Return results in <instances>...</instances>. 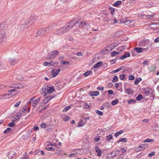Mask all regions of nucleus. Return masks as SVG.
<instances>
[{
	"label": "nucleus",
	"instance_id": "42",
	"mask_svg": "<svg viewBox=\"0 0 159 159\" xmlns=\"http://www.w3.org/2000/svg\"><path fill=\"white\" fill-rule=\"evenodd\" d=\"M45 149L48 151H54L55 149V148L53 147H46Z\"/></svg>",
	"mask_w": 159,
	"mask_h": 159
},
{
	"label": "nucleus",
	"instance_id": "41",
	"mask_svg": "<svg viewBox=\"0 0 159 159\" xmlns=\"http://www.w3.org/2000/svg\"><path fill=\"white\" fill-rule=\"evenodd\" d=\"M71 108L70 106H66L65 108H64L63 110V112H66L70 109Z\"/></svg>",
	"mask_w": 159,
	"mask_h": 159
},
{
	"label": "nucleus",
	"instance_id": "16",
	"mask_svg": "<svg viewBox=\"0 0 159 159\" xmlns=\"http://www.w3.org/2000/svg\"><path fill=\"white\" fill-rule=\"evenodd\" d=\"M86 120H84V118L81 119L78 123V126L82 127L86 124Z\"/></svg>",
	"mask_w": 159,
	"mask_h": 159
},
{
	"label": "nucleus",
	"instance_id": "7",
	"mask_svg": "<svg viewBox=\"0 0 159 159\" xmlns=\"http://www.w3.org/2000/svg\"><path fill=\"white\" fill-rule=\"evenodd\" d=\"M148 146L147 144H143L140 145L135 149L136 152L140 151L146 149Z\"/></svg>",
	"mask_w": 159,
	"mask_h": 159
},
{
	"label": "nucleus",
	"instance_id": "50",
	"mask_svg": "<svg viewBox=\"0 0 159 159\" xmlns=\"http://www.w3.org/2000/svg\"><path fill=\"white\" fill-rule=\"evenodd\" d=\"M61 63L64 65H68L69 63V62L67 61H61Z\"/></svg>",
	"mask_w": 159,
	"mask_h": 159
},
{
	"label": "nucleus",
	"instance_id": "39",
	"mask_svg": "<svg viewBox=\"0 0 159 159\" xmlns=\"http://www.w3.org/2000/svg\"><path fill=\"white\" fill-rule=\"evenodd\" d=\"M136 102V101L134 99H131L128 101V104H131L132 103H135Z\"/></svg>",
	"mask_w": 159,
	"mask_h": 159
},
{
	"label": "nucleus",
	"instance_id": "56",
	"mask_svg": "<svg viewBox=\"0 0 159 159\" xmlns=\"http://www.w3.org/2000/svg\"><path fill=\"white\" fill-rule=\"evenodd\" d=\"M155 154V152H152L151 153H149L148 156L149 157H151L153 155H154Z\"/></svg>",
	"mask_w": 159,
	"mask_h": 159
},
{
	"label": "nucleus",
	"instance_id": "47",
	"mask_svg": "<svg viewBox=\"0 0 159 159\" xmlns=\"http://www.w3.org/2000/svg\"><path fill=\"white\" fill-rule=\"evenodd\" d=\"M112 138V136L111 134H109L107 136L106 140L107 141H108L109 140L111 139Z\"/></svg>",
	"mask_w": 159,
	"mask_h": 159
},
{
	"label": "nucleus",
	"instance_id": "54",
	"mask_svg": "<svg viewBox=\"0 0 159 159\" xmlns=\"http://www.w3.org/2000/svg\"><path fill=\"white\" fill-rule=\"evenodd\" d=\"M69 157H77V154L76 153H71L70 155H69Z\"/></svg>",
	"mask_w": 159,
	"mask_h": 159
},
{
	"label": "nucleus",
	"instance_id": "43",
	"mask_svg": "<svg viewBox=\"0 0 159 159\" xmlns=\"http://www.w3.org/2000/svg\"><path fill=\"white\" fill-rule=\"evenodd\" d=\"M109 9L110 10L112 15H113L115 12V9L111 7H109Z\"/></svg>",
	"mask_w": 159,
	"mask_h": 159
},
{
	"label": "nucleus",
	"instance_id": "26",
	"mask_svg": "<svg viewBox=\"0 0 159 159\" xmlns=\"http://www.w3.org/2000/svg\"><path fill=\"white\" fill-rule=\"evenodd\" d=\"M55 64V63H52L51 62H45L43 63V65L44 66H53Z\"/></svg>",
	"mask_w": 159,
	"mask_h": 159
},
{
	"label": "nucleus",
	"instance_id": "2",
	"mask_svg": "<svg viewBox=\"0 0 159 159\" xmlns=\"http://www.w3.org/2000/svg\"><path fill=\"white\" fill-rule=\"evenodd\" d=\"M76 25V21L74 20H73L70 21V22L68 23L64 27L66 30V31L70 30L73 26Z\"/></svg>",
	"mask_w": 159,
	"mask_h": 159
},
{
	"label": "nucleus",
	"instance_id": "25",
	"mask_svg": "<svg viewBox=\"0 0 159 159\" xmlns=\"http://www.w3.org/2000/svg\"><path fill=\"white\" fill-rule=\"evenodd\" d=\"M43 29H40L37 32V35L38 36H42L44 35L43 32Z\"/></svg>",
	"mask_w": 159,
	"mask_h": 159
},
{
	"label": "nucleus",
	"instance_id": "13",
	"mask_svg": "<svg viewBox=\"0 0 159 159\" xmlns=\"http://www.w3.org/2000/svg\"><path fill=\"white\" fill-rule=\"evenodd\" d=\"M23 86L20 84H14L10 85L9 87L10 88H14L16 89V90L17 89H20L22 88Z\"/></svg>",
	"mask_w": 159,
	"mask_h": 159
},
{
	"label": "nucleus",
	"instance_id": "14",
	"mask_svg": "<svg viewBox=\"0 0 159 159\" xmlns=\"http://www.w3.org/2000/svg\"><path fill=\"white\" fill-rule=\"evenodd\" d=\"M47 93L46 92H45L44 94V97L45 98V99H46L47 101H48V102L52 98H54L55 96V94H52L50 96L48 95L47 96Z\"/></svg>",
	"mask_w": 159,
	"mask_h": 159
},
{
	"label": "nucleus",
	"instance_id": "28",
	"mask_svg": "<svg viewBox=\"0 0 159 159\" xmlns=\"http://www.w3.org/2000/svg\"><path fill=\"white\" fill-rule=\"evenodd\" d=\"M10 95L9 93H4L0 95V99H3L6 98L5 97L7 95L9 96Z\"/></svg>",
	"mask_w": 159,
	"mask_h": 159
},
{
	"label": "nucleus",
	"instance_id": "34",
	"mask_svg": "<svg viewBox=\"0 0 159 159\" xmlns=\"http://www.w3.org/2000/svg\"><path fill=\"white\" fill-rule=\"evenodd\" d=\"M119 100L116 99L111 102V103L112 105H115L118 103Z\"/></svg>",
	"mask_w": 159,
	"mask_h": 159
},
{
	"label": "nucleus",
	"instance_id": "51",
	"mask_svg": "<svg viewBox=\"0 0 159 159\" xmlns=\"http://www.w3.org/2000/svg\"><path fill=\"white\" fill-rule=\"evenodd\" d=\"M70 117L69 116H66L65 117V118L63 119V120L64 121H66L69 120H70Z\"/></svg>",
	"mask_w": 159,
	"mask_h": 159
},
{
	"label": "nucleus",
	"instance_id": "32",
	"mask_svg": "<svg viewBox=\"0 0 159 159\" xmlns=\"http://www.w3.org/2000/svg\"><path fill=\"white\" fill-rule=\"evenodd\" d=\"M127 141V139L126 138H123L122 139H120L118 140L117 141V142L119 143L120 142H126Z\"/></svg>",
	"mask_w": 159,
	"mask_h": 159
},
{
	"label": "nucleus",
	"instance_id": "8",
	"mask_svg": "<svg viewBox=\"0 0 159 159\" xmlns=\"http://www.w3.org/2000/svg\"><path fill=\"white\" fill-rule=\"evenodd\" d=\"M76 24H78V25L81 27H84L86 25H89V24L86 23L85 21L83 20L81 21L80 19H79L78 20L76 21Z\"/></svg>",
	"mask_w": 159,
	"mask_h": 159
},
{
	"label": "nucleus",
	"instance_id": "61",
	"mask_svg": "<svg viewBox=\"0 0 159 159\" xmlns=\"http://www.w3.org/2000/svg\"><path fill=\"white\" fill-rule=\"evenodd\" d=\"M47 126L46 124L45 123H43L41 125V127L42 128H45Z\"/></svg>",
	"mask_w": 159,
	"mask_h": 159
},
{
	"label": "nucleus",
	"instance_id": "21",
	"mask_svg": "<svg viewBox=\"0 0 159 159\" xmlns=\"http://www.w3.org/2000/svg\"><path fill=\"white\" fill-rule=\"evenodd\" d=\"M134 50L135 51L139 53H140L143 52L144 49L142 48L137 47L135 48H134Z\"/></svg>",
	"mask_w": 159,
	"mask_h": 159
},
{
	"label": "nucleus",
	"instance_id": "17",
	"mask_svg": "<svg viewBox=\"0 0 159 159\" xmlns=\"http://www.w3.org/2000/svg\"><path fill=\"white\" fill-rule=\"evenodd\" d=\"M95 152L98 153L97 156L98 157H100L102 155V152L98 146H96L95 148Z\"/></svg>",
	"mask_w": 159,
	"mask_h": 159
},
{
	"label": "nucleus",
	"instance_id": "46",
	"mask_svg": "<svg viewBox=\"0 0 159 159\" xmlns=\"http://www.w3.org/2000/svg\"><path fill=\"white\" fill-rule=\"evenodd\" d=\"M118 45L117 43H113L111 44V46L112 49H114Z\"/></svg>",
	"mask_w": 159,
	"mask_h": 159
},
{
	"label": "nucleus",
	"instance_id": "52",
	"mask_svg": "<svg viewBox=\"0 0 159 159\" xmlns=\"http://www.w3.org/2000/svg\"><path fill=\"white\" fill-rule=\"evenodd\" d=\"M135 79L134 76L132 75L129 76L128 80H133Z\"/></svg>",
	"mask_w": 159,
	"mask_h": 159
},
{
	"label": "nucleus",
	"instance_id": "53",
	"mask_svg": "<svg viewBox=\"0 0 159 159\" xmlns=\"http://www.w3.org/2000/svg\"><path fill=\"white\" fill-rule=\"evenodd\" d=\"M118 80V77L117 76H114L113 79L112 80V82L113 83H115Z\"/></svg>",
	"mask_w": 159,
	"mask_h": 159
},
{
	"label": "nucleus",
	"instance_id": "9",
	"mask_svg": "<svg viewBox=\"0 0 159 159\" xmlns=\"http://www.w3.org/2000/svg\"><path fill=\"white\" fill-rule=\"evenodd\" d=\"M60 71V69L59 68H58L57 70L55 69H52L51 71V73L52 75V77H55L59 74Z\"/></svg>",
	"mask_w": 159,
	"mask_h": 159
},
{
	"label": "nucleus",
	"instance_id": "64",
	"mask_svg": "<svg viewBox=\"0 0 159 159\" xmlns=\"http://www.w3.org/2000/svg\"><path fill=\"white\" fill-rule=\"evenodd\" d=\"M154 42L156 43H157L159 42V37H157L155 40Z\"/></svg>",
	"mask_w": 159,
	"mask_h": 159
},
{
	"label": "nucleus",
	"instance_id": "44",
	"mask_svg": "<svg viewBox=\"0 0 159 159\" xmlns=\"http://www.w3.org/2000/svg\"><path fill=\"white\" fill-rule=\"evenodd\" d=\"M125 74H122L120 75V79L121 80H123L125 78Z\"/></svg>",
	"mask_w": 159,
	"mask_h": 159
},
{
	"label": "nucleus",
	"instance_id": "29",
	"mask_svg": "<svg viewBox=\"0 0 159 159\" xmlns=\"http://www.w3.org/2000/svg\"><path fill=\"white\" fill-rule=\"evenodd\" d=\"M125 92L128 94H131L133 93V91L130 89H127L125 90Z\"/></svg>",
	"mask_w": 159,
	"mask_h": 159
},
{
	"label": "nucleus",
	"instance_id": "6",
	"mask_svg": "<svg viewBox=\"0 0 159 159\" xmlns=\"http://www.w3.org/2000/svg\"><path fill=\"white\" fill-rule=\"evenodd\" d=\"M7 36L4 31H2L0 32V43H2L4 42L6 39Z\"/></svg>",
	"mask_w": 159,
	"mask_h": 159
},
{
	"label": "nucleus",
	"instance_id": "33",
	"mask_svg": "<svg viewBox=\"0 0 159 159\" xmlns=\"http://www.w3.org/2000/svg\"><path fill=\"white\" fill-rule=\"evenodd\" d=\"M111 56L113 57L119 54H120V53L119 52H116L115 51H113L111 53Z\"/></svg>",
	"mask_w": 159,
	"mask_h": 159
},
{
	"label": "nucleus",
	"instance_id": "31",
	"mask_svg": "<svg viewBox=\"0 0 159 159\" xmlns=\"http://www.w3.org/2000/svg\"><path fill=\"white\" fill-rule=\"evenodd\" d=\"M124 131L122 130H120V131L116 133L115 134V137H117L120 134L123 133Z\"/></svg>",
	"mask_w": 159,
	"mask_h": 159
},
{
	"label": "nucleus",
	"instance_id": "35",
	"mask_svg": "<svg viewBox=\"0 0 159 159\" xmlns=\"http://www.w3.org/2000/svg\"><path fill=\"white\" fill-rule=\"evenodd\" d=\"M12 130V129L8 127L5 130L3 133L4 134H7L8 133H9L10 131H11Z\"/></svg>",
	"mask_w": 159,
	"mask_h": 159
},
{
	"label": "nucleus",
	"instance_id": "30",
	"mask_svg": "<svg viewBox=\"0 0 159 159\" xmlns=\"http://www.w3.org/2000/svg\"><path fill=\"white\" fill-rule=\"evenodd\" d=\"M142 79L141 78H137L134 81V83L135 85H137L142 80Z\"/></svg>",
	"mask_w": 159,
	"mask_h": 159
},
{
	"label": "nucleus",
	"instance_id": "12",
	"mask_svg": "<svg viewBox=\"0 0 159 159\" xmlns=\"http://www.w3.org/2000/svg\"><path fill=\"white\" fill-rule=\"evenodd\" d=\"M66 32V31L65 30L64 27H63L57 30L56 32V33L58 35H60Z\"/></svg>",
	"mask_w": 159,
	"mask_h": 159
},
{
	"label": "nucleus",
	"instance_id": "27",
	"mask_svg": "<svg viewBox=\"0 0 159 159\" xmlns=\"http://www.w3.org/2000/svg\"><path fill=\"white\" fill-rule=\"evenodd\" d=\"M154 140L152 139H149V138H147L145 140H143V142L144 143L146 142L148 143H152L154 142Z\"/></svg>",
	"mask_w": 159,
	"mask_h": 159
},
{
	"label": "nucleus",
	"instance_id": "58",
	"mask_svg": "<svg viewBox=\"0 0 159 159\" xmlns=\"http://www.w3.org/2000/svg\"><path fill=\"white\" fill-rule=\"evenodd\" d=\"M100 136H98L97 137H96L94 139V141L95 142H98L100 139Z\"/></svg>",
	"mask_w": 159,
	"mask_h": 159
},
{
	"label": "nucleus",
	"instance_id": "22",
	"mask_svg": "<svg viewBox=\"0 0 159 159\" xmlns=\"http://www.w3.org/2000/svg\"><path fill=\"white\" fill-rule=\"evenodd\" d=\"M130 56V54L129 52H126L125 54L121 56L120 57V59L121 60H123L125 58L128 57H129Z\"/></svg>",
	"mask_w": 159,
	"mask_h": 159
},
{
	"label": "nucleus",
	"instance_id": "55",
	"mask_svg": "<svg viewBox=\"0 0 159 159\" xmlns=\"http://www.w3.org/2000/svg\"><path fill=\"white\" fill-rule=\"evenodd\" d=\"M27 108L26 107H24L22 108L21 111L22 112L24 113L27 111Z\"/></svg>",
	"mask_w": 159,
	"mask_h": 159
},
{
	"label": "nucleus",
	"instance_id": "24",
	"mask_svg": "<svg viewBox=\"0 0 159 159\" xmlns=\"http://www.w3.org/2000/svg\"><path fill=\"white\" fill-rule=\"evenodd\" d=\"M103 63L102 62L99 61L94 64L93 67L94 68H97L102 66Z\"/></svg>",
	"mask_w": 159,
	"mask_h": 159
},
{
	"label": "nucleus",
	"instance_id": "20",
	"mask_svg": "<svg viewBox=\"0 0 159 159\" xmlns=\"http://www.w3.org/2000/svg\"><path fill=\"white\" fill-rule=\"evenodd\" d=\"M13 89H12L9 90H8L7 91L8 92L10 93H9L10 95H9L10 96V97L14 96L15 95L17 94V93H15V94L13 93H12L13 92H15L16 91V89H15L14 88H13Z\"/></svg>",
	"mask_w": 159,
	"mask_h": 159
},
{
	"label": "nucleus",
	"instance_id": "40",
	"mask_svg": "<svg viewBox=\"0 0 159 159\" xmlns=\"http://www.w3.org/2000/svg\"><path fill=\"white\" fill-rule=\"evenodd\" d=\"M143 96L141 94H139L136 98V99L137 101H140L143 99Z\"/></svg>",
	"mask_w": 159,
	"mask_h": 159
},
{
	"label": "nucleus",
	"instance_id": "1",
	"mask_svg": "<svg viewBox=\"0 0 159 159\" xmlns=\"http://www.w3.org/2000/svg\"><path fill=\"white\" fill-rule=\"evenodd\" d=\"M35 20V18L30 17V18L25 20L23 24L20 25L21 27H23L25 26L24 27L27 28L29 27V25H32Z\"/></svg>",
	"mask_w": 159,
	"mask_h": 159
},
{
	"label": "nucleus",
	"instance_id": "59",
	"mask_svg": "<svg viewBox=\"0 0 159 159\" xmlns=\"http://www.w3.org/2000/svg\"><path fill=\"white\" fill-rule=\"evenodd\" d=\"M108 93L109 95L112 94L113 93V91L112 90H110L108 91Z\"/></svg>",
	"mask_w": 159,
	"mask_h": 159
},
{
	"label": "nucleus",
	"instance_id": "49",
	"mask_svg": "<svg viewBox=\"0 0 159 159\" xmlns=\"http://www.w3.org/2000/svg\"><path fill=\"white\" fill-rule=\"evenodd\" d=\"M96 113L98 114L100 116H102L103 115L102 112L98 110H96Z\"/></svg>",
	"mask_w": 159,
	"mask_h": 159
},
{
	"label": "nucleus",
	"instance_id": "10",
	"mask_svg": "<svg viewBox=\"0 0 159 159\" xmlns=\"http://www.w3.org/2000/svg\"><path fill=\"white\" fill-rule=\"evenodd\" d=\"M8 61L11 65H14L19 62V60L14 58H10L8 59Z\"/></svg>",
	"mask_w": 159,
	"mask_h": 159
},
{
	"label": "nucleus",
	"instance_id": "62",
	"mask_svg": "<svg viewBox=\"0 0 159 159\" xmlns=\"http://www.w3.org/2000/svg\"><path fill=\"white\" fill-rule=\"evenodd\" d=\"M20 102L19 101L17 102L16 104H15L14 105V106L16 107H17L19 106V105H20Z\"/></svg>",
	"mask_w": 159,
	"mask_h": 159
},
{
	"label": "nucleus",
	"instance_id": "5",
	"mask_svg": "<svg viewBox=\"0 0 159 159\" xmlns=\"http://www.w3.org/2000/svg\"><path fill=\"white\" fill-rule=\"evenodd\" d=\"M112 50L111 46V44L107 46L105 48H104L101 51V53L102 54H104L107 53L108 52H110Z\"/></svg>",
	"mask_w": 159,
	"mask_h": 159
},
{
	"label": "nucleus",
	"instance_id": "4",
	"mask_svg": "<svg viewBox=\"0 0 159 159\" xmlns=\"http://www.w3.org/2000/svg\"><path fill=\"white\" fill-rule=\"evenodd\" d=\"M59 52L56 50H54L52 51L49 52L47 58L52 59L55 57Z\"/></svg>",
	"mask_w": 159,
	"mask_h": 159
},
{
	"label": "nucleus",
	"instance_id": "23",
	"mask_svg": "<svg viewBox=\"0 0 159 159\" xmlns=\"http://www.w3.org/2000/svg\"><path fill=\"white\" fill-rule=\"evenodd\" d=\"M21 116V114L20 113L19 115H15L13 116V121H15L16 120H17L19 119Z\"/></svg>",
	"mask_w": 159,
	"mask_h": 159
},
{
	"label": "nucleus",
	"instance_id": "48",
	"mask_svg": "<svg viewBox=\"0 0 159 159\" xmlns=\"http://www.w3.org/2000/svg\"><path fill=\"white\" fill-rule=\"evenodd\" d=\"M91 72L92 71L91 70L88 71L84 73V75L85 76H87L89 75L91 73Z\"/></svg>",
	"mask_w": 159,
	"mask_h": 159
},
{
	"label": "nucleus",
	"instance_id": "63",
	"mask_svg": "<svg viewBox=\"0 0 159 159\" xmlns=\"http://www.w3.org/2000/svg\"><path fill=\"white\" fill-rule=\"evenodd\" d=\"M48 102V101L46 100L45 99H44L43 100V102L42 103V104H43V105H45Z\"/></svg>",
	"mask_w": 159,
	"mask_h": 159
},
{
	"label": "nucleus",
	"instance_id": "18",
	"mask_svg": "<svg viewBox=\"0 0 159 159\" xmlns=\"http://www.w3.org/2000/svg\"><path fill=\"white\" fill-rule=\"evenodd\" d=\"M89 94L91 96H97L99 95V92L96 91L95 92L93 91H91L89 92Z\"/></svg>",
	"mask_w": 159,
	"mask_h": 159
},
{
	"label": "nucleus",
	"instance_id": "57",
	"mask_svg": "<svg viewBox=\"0 0 159 159\" xmlns=\"http://www.w3.org/2000/svg\"><path fill=\"white\" fill-rule=\"evenodd\" d=\"M76 54L78 56H82L83 55V54L82 53V52H77L76 53Z\"/></svg>",
	"mask_w": 159,
	"mask_h": 159
},
{
	"label": "nucleus",
	"instance_id": "45",
	"mask_svg": "<svg viewBox=\"0 0 159 159\" xmlns=\"http://www.w3.org/2000/svg\"><path fill=\"white\" fill-rule=\"evenodd\" d=\"M151 90H145L144 92V94L146 95H148L151 93Z\"/></svg>",
	"mask_w": 159,
	"mask_h": 159
},
{
	"label": "nucleus",
	"instance_id": "38",
	"mask_svg": "<svg viewBox=\"0 0 159 159\" xmlns=\"http://www.w3.org/2000/svg\"><path fill=\"white\" fill-rule=\"evenodd\" d=\"M121 2V1H118L114 4L113 6L115 7H117L118 5H120Z\"/></svg>",
	"mask_w": 159,
	"mask_h": 159
},
{
	"label": "nucleus",
	"instance_id": "11",
	"mask_svg": "<svg viewBox=\"0 0 159 159\" xmlns=\"http://www.w3.org/2000/svg\"><path fill=\"white\" fill-rule=\"evenodd\" d=\"M35 98V97H33L31 98L30 99V102L28 103H30V104H31L33 107H36L37 104H38L36 101Z\"/></svg>",
	"mask_w": 159,
	"mask_h": 159
},
{
	"label": "nucleus",
	"instance_id": "37",
	"mask_svg": "<svg viewBox=\"0 0 159 159\" xmlns=\"http://www.w3.org/2000/svg\"><path fill=\"white\" fill-rule=\"evenodd\" d=\"M14 121H12L9 124H8L7 126L11 127H14L15 125V122H14Z\"/></svg>",
	"mask_w": 159,
	"mask_h": 159
},
{
	"label": "nucleus",
	"instance_id": "3",
	"mask_svg": "<svg viewBox=\"0 0 159 159\" xmlns=\"http://www.w3.org/2000/svg\"><path fill=\"white\" fill-rule=\"evenodd\" d=\"M54 89L53 86L48 87L47 84L44 85L42 88V90L43 91V93L46 92L47 94L51 93Z\"/></svg>",
	"mask_w": 159,
	"mask_h": 159
},
{
	"label": "nucleus",
	"instance_id": "19",
	"mask_svg": "<svg viewBox=\"0 0 159 159\" xmlns=\"http://www.w3.org/2000/svg\"><path fill=\"white\" fill-rule=\"evenodd\" d=\"M15 153L14 151H10L8 152L7 156L9 159H11L14 156Z\"/></svg>",
	"mask_w": 159,
	"mask_h": 159
},
{
	"label": "nucleus",
	"instance_id": "60",
	"mask_svg": "<svg viewBox=\"0 0 159 159\" xmlns=\"http://www.w3.org/2000/svg\"><path fill=\"white\" fill-rule=\"evenodd\" d=\"M97 89L98 90H101L102 91H103L104 89V87H98L97 88Z\"/></svg>",
	"mask_w": 159,
	"mask_h": 159
},
{
	"label": "nucleus",
	"instance_id": "15",
	"mask_svg": "<svg viewBox=\"0 0 159 159\" xmlns=\"http://www.w3.org/2000/svg\"><path fill=\"white\" fill-rule=\"evenodd\" d=\"M52 29V28L50 27H48L43 28V32L44 34L49 33Z\"/></svg>",
	"mask_w": 159,
	"mask_h": 159
},
{
	"label": "nucleus",
	"instance_id": "36",
	"mask_svg": "<svg viewBox=\"0 0 159 159\" xmlns=\"http://www.w3.org/2000/svg\"><path fill=\"white\" fill-rule=\"evenodd\" d=\"M122 69V67L116 69V70H113V71L111 72L110 73L111 74H113V73H114L116 72H117L121 70Z\"/></svg>",
	"mask_w": 159,
	"mask_h": 159
}]
</instances>
